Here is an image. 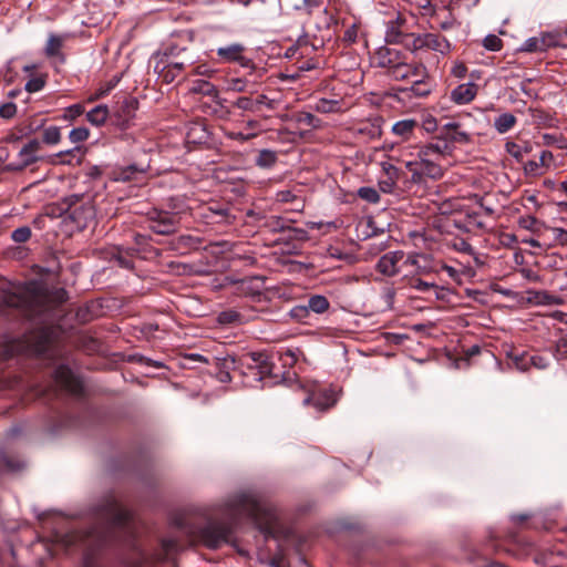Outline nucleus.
<instances>
[{
	"label": "nucleus",
	"instance_id": "5fc2aeb1",
	"mask_svg": "<svg viewBox=\"0 0 567 567\" xmlns=\"http://www.w3.org/2000/svg\"><path fill=\"white\" fill-rule=\"evenodd\" d=\"M113 258L121 268L133 269L134 267L133 260L130 257L123 255L120 249L113 254Z\"/></svg>",
	"mask_w": 567,
	"mask_h": 567
},
{
	"label": "nucleus",
	"instance_id": "c9c22d12",
	"mask_svg": "<svg viewBox=\"0 0 567 567\" xmlns=\"http://www.w3.org/2000/svg\"><path fill=\"white\" fill-rule=\"evenodd\" d=\"M192 92L200 93L213 97L218 96V90L216 89V86L204 80L195 82L192 87Z\"/></svg>",
	"mask_w": 567,
	"mask_h": 567
},
{
	"label": "nucleus",
	"instance_id": "6e6552de",
	"mask_svg": "<svg viewBox=\"0 0 567 567\" xmlns=\"http://www.w3.org/2000/svg\"><path fill=\"white\" fill-rule=\"evenodd\" d=\"M55 382L73 395H80L83 391L82 381L66 365H59L54 371Z\"/></svg>",
	"mask_w": 567,
	"mask_h": 567
},
{
	"label": "nucleus",
	"instance_id": "9b49d317",
	"mask_svg": "<svg viewBox=\"0 0 567 567\" xmlns=\"http://www.w3.org/2000/svg\"><path fill=\"white\" fill-rule=\"evenodd\" d=\"M336 402V393L331 389L313 390L307 398L303 399L305 405L313 404L318 411H326L333 406Z\"/></svg>",
	"mask_w": 567,
	"mask_h": 567
},
{
	"label": "nucleus",
	"instance_id": "c756f323",
	"mask_svg": "<svg viewBox=\"0 0 567 567\" xmlns=\"http://www.w3.org/2000/svg\"><path fill=\"white\" fill-rule=\"evenodd\" d=\"M277 162V153L271 150H261L255 159L257 166L261 168H270Z\"/></svg>",
	"mask_w": 567,
	"mask_h": 567
},
{
	"label": "nucleus",
	"instance_id": "6ab92c4d",
	"mask_svg": "<svg viewBox=\"0 0 567 567\" xmlns=\"http://www.w3.org/2000/svg\"><path fill=\"white\" fill-rule=\"evenodd\" d=\"M424 48L440 53H447L451 49L450 42L442 35L435 33H423Z\"/></svg>",
	"mask_w": 567,
	"mask_h": 567
},
{
	"label": "nucleus",
	"instance_id": "cd10ccee",
	"mask_svg": "<svg viewBox=\"0 0 567 567\" xmlns=\"http://www.w3.org/2000/svg\"><path fill=\"white\" fill-rule=\"evenodd\" d=\"M513 365L519 371H528L530 369L532 357L528 352H513L509 355Z\"/></svg>",
	"mask_w": 567,
	"mask_h": 567
},
{
	"label": "nucleus",
	"instance_id": "4c0bfd02",
	"mask_svg": "<svg viewBox=\"0 0 567 567\" xmlns=\"http://www.w3.org/2000/svg\"><path fill=\"white\" fill-rule=\"evenodd\" d=\"M144 172L145 169L143 167H138L137 165H128L117 172V179L123 182L132 181L135 178L136 174H142Z\"/></svg>",
	"mask_w": 567,
	"mask_h": 567
},
{
	"label": "nucleus",
	"instance_id": "4d7b16f0",
	"mask_svg": "<svg viewBox=\"0 0 567 567\" xmlns=\"http://www.w3.org/2000/svg\"><path fill=\"white\" fill-rule=\"evenodd\" d=\"M256 103V107L258 112L260 111V107L265 105L269 110H274L276 106V102L274 100L268 99L265 94L257 95L256 99H254Z\"/></svg>",
	"mask_w": 567,
	"mask_h": 567
},
{
	"label": "nucleus",
	"instance_id": "2eb2a0df",
	"mask_svg": "<svg viewBox=\"0 0 567 567\" xmlns=\"http://www.w3.org/2000/svg\"><path fill=\"white\" fill-rule=\"evenodd\" d=\"M554 163V155L549 151H543L538 161H528L525 166V173L530 176H540Z\"/></svg>",
	"mask_w": 567,
	"mask_h": 567
},
{
	"label": "nucleus",
	"instance_id": "8fccbe9b",
	"mask_svg": "<svg viewBox=\"0 0 567 567\" xmlns=\"http://www.w3.org/2000/svg\"><path fill=\"white\" fill-rule=\"evenodd\" d=\"M483 44L489 51H499L503 45L502 40L495 34L485 37Z\"/></svg>",
	"mask_w": 567,
	"mask_h": 567
},
{
	"label": "nucleus",
	"instance_id": "58836bf2",
	"mask_svg": "<svg viewBox=\"0 0 567 567\" xmlns=\"http://www.w3.org/2000/svg\"><path fill=\"white\" fill-rule=\"evenodd\" d=\"M420 259H425V256L424 255H419V254L411 255V256H409L406 258L405 264H409V265L413 266L415 268V274L416 275H427V274H430L433 269H430L426 265H422L420 262Z\"/></svg>",
	"mask_w": 567,
	"mask_h": 567
},
{
	"label": "nucleus",
	"instance_id": "f03ea898",
	"mask_svg": "<svg viewBox=\"0 0 567 567\" xmlns=\"http://www.w3.org/2000/svg\"><path fill=\"white\" fill-rule=\"evenodd\" d=\"M96 518L102 526L87 532H74L68 536V544H81L87 548H96L117 538L116 533L131 535L132 515L121 506L116 497L106 495L96 507Z\"/></svg>",
	"mask_w": 567,
	"mask_h": 567
},
{
	"label": "nucleus",
	"instance_id": "a18cd8bd",
	"mask_svg": "<svg viewBox=\"0 0 567 567\" xmlns=\"http://www.w3.org/2000/svg\"><path fill=\"white\" fill-rule=\"evenodd\" d=\"M358 196L371 204H377L380 200V195L373 187H360L358 189Z\"/></svg>",
	"mask_w": 567,
	"mask_h": 567
},
{
	"label": "nucleus",
	"instance_id": "0eeeda50",
	"mask_svg": "<svg viewBox=\"0 0 567 567\" xmlns=\"http://www.w3.org/2000/svg\"><path fill=\"white\" fill-rule=\"evenodd\" d=\"M95 209L90 200L78 202L69 206L65 219H70L78 230H83L94 223Z\"/></svg>",
	"mask_w": 567,
	"mask_h": 567
},
{
	"label": "nucleus",
	"instance_id": "a19ab883",
	"mask_svg": "<svg viewBox=\"0 0 567 567\" xmlns=\"http://www.w3.org/2000/svg\"><path fill=\"white\" fill-rule=\"evenodd\" d=\"M234 107H237L244 112L258 113L256 103L251 96H239L234 103Z\"/></svg>",
	"mask_w": 567,
	"mask_h": 567
},
{
	"label": "nucleus",
	"instance_id": "dca6fc26",
	"mask_svg": "<svg viewBox=\"0 0 567 567\" xmlns=\"http://www.w3.org/2000/svg\"><path fill=\"white\" fill-rule=\"evenodd\" d=\"M452 150L447 143L437 142L423 145L417 151V158H434L436 162L440 157L450 155Z\"/></svg>",
	"mask_w": 567,
	"mask_h": 567
},
{
	"label": "nucleus",
	"instance_id": "7c9ffc66",
	"mask_svg": "<svg viewBox=\"0 0 567 567\" xmlns=\"http://www.w3.org/2000/svg\"><path fill=\"white\" fill-rule=\"evenodd\" d=\"M250 86L251 85L248 82V80H246L244 78H233V79L227 80V82H226V90L231 91V92H238V93L248 92V93L252 94L254 91L250 90Z\"/></svg>",
	"mask_w": 567,
	"mask_h": 567
},
{
	"label": "nucleus",
	"instance_id": "338daca9",
	"mask_svg": "<svg viewBox=\"0 0 567 567\" xmlns=\"http://www.w3.org/2000/svg\"><path fill=\"white\" fill-rule=\"evenodd\" d=\"M394 185H395V182L391 177L379 182L380 189L385 194L392 193Z\"/></svg>",
	"mask_w": 567,
	"mask_h": 567
},
{
	"label": "nucleus",
	"instance_id": "72a5a7b5",
	"mask_svg": "<svg viewBox=\"0 0 567 567\" xmlns=\"http://www.w3.org/2000/svg\"><path fill=\"white\" fill-rule=\"evenodd\" d=\"M212 363L215 364L216 369L219 371H227L230 373L231 370L236 369V358L233 355L226 357H213Z\"/></svg>",
	"mask_w": 567,
	"mask_h": 567
},
{
	"label": "nucleus",
	"instance_id": "473e14b6",
	"mask_svg": "<svg viewBox=\"0 0 567 567\" xmlns=\"http://www.w3.org/2000/svg\"><path fill=\"white\" fill-rule=\"evenodd\" d=\"M30 336H38V340L34 343H30L29 340H27V346L23 350L34 352V353H43L47 349V337L48 333L44 331L31 333Z\"/></svg>",
	"mask_w": 567,
	"mask_h": 567
},
{
	"label": "nucleus",
	"instance_id": "052dcab7",
	"mask_svg": "<svg viewBox=\"0 0 567 567\" xmlns=\"http://www.w3.org/2000/svg\"><path fill=\"white\" fill-rule=\"evenodd\" d=\"M17 113L16 104L9 102L0 106V116L3 118H11Z\"/></svg>",
	"mask_w": 567,
	"mask_h": 567
},
{
	"label": "nucleus",
	"instance_id": "20e7f679",
	"mask_svg": "<svg viewBox=\"0 0 567 567\" xmlns=\"http://www.w3.org/2000/svg\"><path fill=\"white\" fill-rule=\"evenodd\" d=\"M379 65L389 70V75L402 81L414 78H425L426 69L422 63H406L400 60V52L383 48L379 51Z\"/></svg>",
	"mask_w": 567,
	"mask_h": 567
},
{
	"label": "nucleus",
	"instance_id": "13d9d810",
	"mask_svg": "<svg viewBox=\"0 0 567 567\" xmlns=\"http://www.w3.org/2000/svg\"><path fill=\"white\" fill-rule=\"evenodd\" d=\"M530 357H532V361H533V362H530V367H534L538 370H544V369L548 368V365H549L548 358L538 355V354H530Z\"/></svg>",
	"mask_w": 567,
	"mask_h": 567
},
{
	"label": "nucleus",
	"instance_id": "a878e982",
	"mask_svg": "<svg viewBox=\"0 0 567 567\" xmlns=\"http://www.w3.org/2000/svg\"><path fill=\"white\" fill-rule=\"evenodd\" d=\"M517 123L515 115L512 113H503L494 121V127L499 134H505L511 131Z\"/></svg>",
	"mask_w": 567,
	"mask_h": 567
},
{
	"label": "nucleus",
	"instance_id": "2f4dec72",
	"mask_svg": "<svg viewBox=\"0 0 567 567\" xmlns=\"http://www.w3.org/2000/svg\"><path fill=\"white\" fill-rule=\"evenodd\" d=\"M195 62H196V59H195L194 54L188 52L184 55H181L179 58H177L175 60L168 61L166 64L168 66L173 68L175 71L182 72L186 68L192 66Z\"/></svg>",
	"mask_w": 567,
	"mask_h": 567
},
{
	"label": "nucleus",
	"instance_id": "680f3d73",
	"mask_svg": "<svg viewBox=\"0 0 567 567\" xmlns=\"http://www.w3.org/2000/svg\"><path fill=\"white\" fill-rule=\"evenodd\" d=\"M84 113V107L81 104H73L66 109V113L64 115L68 120H74L78 116Z\"/></svg>",
	"mask_w": 567,
	"mask_h": 567
},
{
	"label": "nucleus",
	"instance_id": "9d476101",
	"mask_svg": "<svg viewBox=\"0 0 567 567\" xmlns=\"http://www.w3.org/2000/svg\"><path fill=\"white\" fill-rule=\"evenodd\" d=\"M443 143H457L468 144L471 142V135L461 130V124L457 122H449L440 128V134L436 137Z\"/></svg>",
	"mask_w": 567,
	"mask_h": 567
},
{
	"label": "nucleus",
	"instance_id": "1a4fd4ad",
	"mask_svg": "<svg viewBox=\"0 0 567 567\" xmlns=\"http://www.w3.org/2000/svg\"><path fill=\"white\" fill-rule=\"evenodd\" d=\"M246 48L240 43H231L217 49V55L225 63H238L243 68H249L251 60L245 56Z\"/></svg>",
	"mask_w": 567,
	"mask_h": 567
},
{
	"label": "nucleus",
	"instance_id": "bf43d9fd",
	"mask_svg": "<svg viewBox=\"0 0 567 567\" xmlns=\"http://www.w3.org/2000/svg\"><path fill=\"white\" fill-rule=\"evenodd\" d=\"M408 37L412 38V43L411 44H406L409 49H411L412 51H417V50L425 49L424 48L423 34L411 33V34H408L406 38Z\"/></svg>",
	"mask_w": 567,
	"mask_h": 567
},
{
	"label": "nucleus",
	"instance_id": "bb28decb",
	"mask_svg": "<svg viewBox=\"0 0 567 567\" xmlns=\"http://www.w3.org/2000/svg\"><path fill=\"white\" fill-rule=\"evenodd\" d=\"M109 116V109L106 105H97L86 113V120L92 124L100 126L105 123Z\"/></svg>",
	"mask_w": 567,
	"mask_h": 567
},
{
	"label": "nucleus",
	"instance_id": "ea45409f",
	"mask_svg": "<svg viewBox=\"0 0 567 567\" xmlns=\"http://www.w3.org/2000/svg\"><path fill=\"white\" fill-rule=\"evenodd\" d=\"M220 324H236L241 322V315L236 310L229 309L221 311L217 318Z\"/></svg>",
	"mask_w": 567,
	"mask_h": 567
},
{
	"label": "nucleus",
	"instance_id": "09e8293b",
	"mask_svg": "<svg viewBox=\"0 0 567 567\" xmlns=\"http://www.w3.org/2000/svg\"><path fill=\"white\" fill-rule=\"evenodd\" d=\"M338 107V102L337 101H330V100H326V99H321L319 100L317 103H316V111L320 112V113H331V112H334Z\"/></svg>",
	"mask_w": 567,
	"mask_h": 567
},
{
	"label": "nucleus",
	"instance_id": "603ef678",
	"mask_svg": "<svg viewBox=\"0 0 567 567\" xmlns=\"http://www.w3.org/2000/svg\"><path fill=\"white\" fill-rule=\"evenodd\" d=\"M44 84H45V79L43 76L32 78L25 83V90L29 93L39 92L40 90L43 89Z\"/></svg>",
	"mask_w": 567,
	"mask_h": 567
},
{
	"label": "nucleus",
	"instance_id": "4468645a",
	"mask_svg": "<svg viewBox=\"0 0 567 567\" xmlns=\"http://www.w3.org/2000/svg\"><path fill=\"white\" fill-rule=\"evenodd\" d=\"M68 38V34L50 33L48 37L47 44L44 47V54L49 59H55L59 62L63 63L65 61V56L62 53V48L64 47V43Z\"/></svg>",
	"mask_w": 567,
	"mask_h": 567
},
{
	"label": "nucleus",
	"instance_id": "6e6d98bb",
	"mask_svg": "<svg viewBox=\"0 0 567 567\" xmlns=\"http://www.w3.org/2000/svg\"><path fill=\"white\" fill-rule=\"evenodd\" d=\"M137 554L138 557L131 564V567H155L153 565L152 558L146 553L138 550Z\"/></svg>",
	"mask_w": 567,
	"mask_h": 567
},
{
	"label": "nucleus",
	"instance_id": "f704fd0d",
	"mask_svg": "<svg viewBox=\"0 0 567 567\" xmlns=\"http://www.w3.org/2000/svg\"><path fill=\"white\" fill-rule=\"evenodd\" d=\"M188 53L186 48H179L178 45H169L162 53L157 55H162L161 63H167L171 60H175L181 55Z\"/></svg>",
	"mask_w": 567,
	"mask_h": 567
},
{
	"label": "nucleus",
	"instance_id": "7ed1b4c3",
	"mask_svg": "<svg viewBox=\"0 0 567 567\" xmlns=\"http://www.w3.org/2000/svg\"><path fill=\"white\" fill-rule=\"evenodd\" d=\"M45 295L35 282L13 286L11 290L3 291L1 303L3 307L19 310L25 317H34L43 309Z\"/></svg>",
	"mask_w": 567,
	"mask_h": 567
},
{
	"label": "nucleus",
	"instance_id": "39448f33",
	"mask_svg": "<svg viewBox=\"0 0 567 567\" xmlns=\"http://www.w3.org/2000/svg\"><path fill=\"white\" fill-rule=\"evenodd\" d=\"M404 166L411 173L414 183L422 182L424 177L440 179L444 175L442 166L434 158L406 161Z\"/></svg>",
	"mask_w": 567,
	"mask_h": 567
},
{
	"label": "nucleus",
	"instance_id": "b1692460",
	"mask_svg": "<svg viewBox=\"0 0 567 567\" xmlns=\"http://www.w3.org/2000/svg\"><path fill=\"white\" fill-rule=\"evenodd\" d=\"M241 291L251 295L257 296L260 295L261 291L265 289V278L264 277H251L247 280L241 281Z\"/></svg>",
	"mask_w": 567,
	"mask_h": 567
},
{
	"label": "nucleus",
	"instance_id": "4be33fe9",
	"mask_svg": "<svg viewBox=\"0 0 567 567\" xmlns=\"http://www.w3.org/2000/svg\"><path fill=\"white\" fill-rule=\"evenodd\" d=\"M208 138V132L202 123H190L187 127L186 140L188 143L200 144Z\"/></svg>",
	"mask_w": 567,
	"mask_h": 567
},
{
	"label": "nucleus",
	"instance_id": "c03bdc74",
	"mask_svg": "<svg viewBox=\"0 0 567 567\" xmlns=\"http://www.w3.org/2000/svg\"><path fill=\"white\" fill-rule=\"evenodd\" d=\"M61 140V132L58 126H49L42 133V141L45 144L54 145Z\"/></svg>",
	"mask_w": 567,
	"mask_h": 567
},
{
	"label": "nucleus",
	"instance_id": "c85d7f7f",
	"mask_svg": "<svg viewBox=\"0 0 567 567\" xmlns=\"http://www.w3.org/2000/svg\"><path fill=\"white\" fill-rule=\"evenodd\" d=\"M308 309L315 313H323L329 309V301L324 296L313 295L308 299Z\"/></svg>",
	"mask_w": 567,
	"mask_h": 567
},
{
	"label": "nucleus",
	"instance_id": "aec40b11",
	"mask_svg": "<svg viewBox=\"0 0 567 567\" xmlns=\"http://www.w3.org/2000/svg\"><path fill=\"white\" fill-rule=\"evenodd\" d=\"M118 107L116 113L122 123L128 122L138 107V102L135 97L125 96L121 102L117 103Z\"/></svg>",
	"mask_w": 567,
	"mask_h": 567
},
{
	"label": "nucleus",
	"instance_id": "412c9836",
	"mask_svg": "<svg viewBox=\"0 0 567 567\" xmlns=\"http://www.w3.org/2000/svg\"><path fill=\"white\" fill-rule=\"evenodd\" d=\"M40 146L41 143L38 140H31L20 150L19 157L21 159V167L30 165L38 159L37 153L40 150Z\"/></svg>",
	"mask_w": 567,
	"mask_h": 567
},
{
	"label": "nucleus",
	"instance_id": "864d4df0",
	"mask_svg": "<svg viewBox=\"0 0 567 567\" xmlns=\"http://www.w3.org/2000/svg\"><path fill=\"white\" fill-rule=\"evenodd\" d=\"M309 313H310V311H309L307 305L296 306L290 311L291 318H293V319H296L298 321L306 320L309 317Z\"/></svg>",
	"mask_w": 567,
	"mask_h": 567
},
{
	"label": "nucleus",
	"instance_id": "f8f14e48",
	"mask_svg": "<svg viewBox=\"0 0 567 567\" xmlns=\"http://www.w3.org/2000/svg\"><path fill=\"white\" fill-rule=\"evenodd\" d=\"M406 23V18L398 13L395 19L390 20L386 24L385 32V41L388 43L402 44L406 38V33H404V25Z\"/></svg>",
	"mask_w": 567,
	"mask_h": 567
},
{
	"label": "nucleus",
	"instance_id": "37998d69",
	"mask_svg": "<svg viewBox=\"0 0 567 567\" xmlns=\"http://www.w3.org/2000/svg\"><path fill=\"white\" fill-rule=\"evenodd\" d=\"M424 79L425 78H414L413 79V84L410 87V91L413 93V95L419 96V97H424L431 92V89L424 82Z\"/></svg>",
	"mask_w": 567,
	"mask_h": 567
},
{
	"label": "nucleus",
	"instance_id": "69168bd1",
	"mask_svg": "<svg viewBox=\"0 0 567 567\" xmlns=\"http://www.w3.org/2000/svg\"><path fill=\"white\" fill-rule=\"evenodd\" d=\"M163 81L166 83H171L175 80V78L181 73L175 71L173 68L168 66L166 63H163Z\"/></svg>",
	"mask_w": 567,
	"mask_h": 567
},
{
	"label": "nucleus",
	"instance_id": "393cba45",
	"mask_svg": "<svg viewBox=\"0 0 567 567\" xmlns=\"http://www.w3.org/2000/svg\"><path fill=\"white\" fill-rule=\"evenodd\" d=\"M179 547L181 546L176 539H173V538L163 539L162 544H161V549L155 555L156 560L169 559L173 554L178 551Z\"/></svg>",
	"mask_w": 567,
	"mask_h": 567
},
{
	"label": "nucleus",
	"instance_id": "774afa93",
	"mask_svg": "<svg viewBox=\"0 0 567 567\" xmlns=\"http://www.w3.org/2000/svg\"><path fill=\"white\" fill-rule=\"evenodd\" d=\"M554 234H555V239L561 244V245H566L567 244V230L563 229V228H555L554 229Z\"/></svg>",
	"mask_w": 567,
	"mask_h": 567
},
{
	"label": "nucleus",
	"instance_id": "e433bc0d",
	"mask_svg": "<svg viewBox=\"0 0 567 567\" xmlns=\"http://www.w3.org/2000/svg\"><path fill=\"white\" fill-rule=\"evenodd\" d=\"M548 48L547 39L543 38H530L528 39L523 47V50L526 52H543Z\"/></svg>",
	"mask_w": 567,
	"mask_h": 567
},
{
	"label": "nucleus",
	"instance_id": "423d86ee",
	"mask_svg": "<svg viewBox=\"0 0 567 567\" xmlns=\"http://www.w3.org/2000/svg\"><path fill=\"white\" fill-rule=\"evenodd\" d=\"M150 229L158 235L168 236L177 231L179 212L154 209L148 213Z\"/></svg>",
	"mask_w": 567,
	"mask_h": 567
},
{
	"label": "nucleus",
	"instance_id": "3c124183",
	"mask_svg": "<svg viewBox=\"0 0 567 567\" xmlns=\"http://www.w3.org/2000/svg\"><path fill=\"white\" fill-rule=\"evenodd\" d=\"M30 237L31 229L27 226L14 229L11 235L16 243H25Z\"/></svg>",
	"mask_w": 567,
	"mask_h": 567
},
{
	"label": "nucleus",
	"instance_id": "0e129e2a",
	"mask_svg": "<svg viewBox=\"0 0 567 567\" xmlns=\"http://www.w3.org/2000/svg\"><path fill=\"white\" fill-rule=\"evenodd\" d=\"M453 246L457 251L468 254V255L474 254V249H473L472 245L470 243H467L465 239L461 238V239L456 240Z\"/></svg>",
	"mask_w": 567,
	"mask_h": 567
},
{
	"label": "nucleus",
	"instance_id": "e2e57ef3",
	"mask_svg": "<svg viewBox=\"0 0 567 567\" xmlns=\"http://www.w3.org/2000/svg\"><path fill=\"white\" fill-rule=\"evenodd\" d=\"M411 287L421 292H425V291H429L430 289L434 288L435 285L416 278V279L411 280Z\"/></svg>",
	"mask_w": 567,
	"mask_h": 567
},
{
	"label": "nucleus",
	"instance_id": "5701e85b",
	"mask_svg": "<svg viewBox=\"0 0 567 567\" xmlns=\"http://www.w3.org/2000/svg\"><path fill=\"white\" fill-rule=\"evenodd\" d=\"M251 362L255 364L254 367L258 369V373L260 374V379L264 375L271 374V363L269 362V358L267 354L261 352H251L248 354Z\"/></svg>",
	"mask_w": 567,
	"mask_h": 567
},
{
	"label": "nucleus",
	"instance_id": "49530a36",
	"mask_svg": "<svg viewBox=\"0 0 567 567\" xmlns=\"http://www.w3.org/2000/svg\"><path fill=\"white\" fill-rule=\"evenodd\" d=\"M297 122L312 128H318L321 124L320 120L309 112H300L297 115Z\"/></svg>",
	"mask_w": 567,
	"mask_h": 567
},
{
	"label": "nucleus",
	"instance_id": "f257e3e1",
	"mask_svg": "<svg viewBox=\"0 0 567 567\" xmlns=\"http://www.w3.org/2000/svg\"><path fill=\"white\" fill-rule=\"evenodd\" d=\"M223 515L228 522L209 519L196 532V538L207 548L216 549L227 544L233 534V524L243 517L251 518L266 535L271 534L276 522L274 509L256 492L233 494L224 505Z\"/></svg>",
	"mask_w": 567,
	"mask_h": 567
},
{
	"label": "nucleus",
	"instance_id": "de8ad7c7",
	"mask_svg": "<svg viewBox=\"0 0 567 567\" xmlns=\"http://www.w3.org/2000/svg\"><path fill=\"white\" fill-rule=\"evenodd\" d=\"M89 135L90 131L86 127L81 126L73 128L69 134V138L72 143L76 144L86 141Z\"/></svg>",
	"mask_w": 567,
	"mask_h": 567
},
{
	"label": "nucleus",
	"instance_id": "a211bd4d",
	"mask_svg": "<svg viewBox=\"0 0 567 567\" xmlns=\"http://www.w3.org/2000/svg\"><path fill=\"white\" fill-rule=\"evenodd\" d=\"M419 128V123L413 118H405L395 122L392 125V133L398 136L401 141H409L413 135L415 130Z\"/></svg>",
	"mask_w": 567,
	"mask_h": 567
},
{
	"label": "nucleus",
	"instance_id": "79ce46f5",
	"mask_svg": "<svg viewBox=\"0 0 567 567\" xmlns=\"http://www.w3.org/2000/svg\"><path fill=\"white\" fill-rule=\"evenodd\" d=\"M358 133L374 140L381 136V127L378 124L365 122L359 126Z\"/></svg>",
	"mask_w": 567,
	"mask_h": 567
},
{
	"label": "nucleus",
	"instance_id": "f3484780",
	"mask_svg": "<svg viewBox=\"0 0 567 567\" xmlns=\"http://www.w3.org/2000/svg\"><path fill=\"white\" fill-rule=\"evenodd\" d=\"M477 93V86L474 83H464L456 86L451 92V100L456 104H467L474 100Z\"/></svg>",
	"mask_w": 567,
	"mask_h": 567
},
{
	"label": "nucleus",
	"instance_id": "ddd939ff",
	"mask_svg": "<svg viewBox=\"0 0 567 567\" xmlns=\"http://www.w3.org/2000/svg\"><path fill=\"white\" fill-rule=\"evenodd\" d=\"M403 257V251H389L378 260L377 270L388 277L395 276L399 272L398 264Z\"/></svg>",
	"mask_w": 567,
	"mask_h": 567
}]
</instances>
